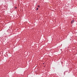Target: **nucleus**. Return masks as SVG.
Returning <instances> with one entry per match:
<instances>
[{"label": "nucleus", "instance_id": "obj_4", "mask_svg": "<svg viewBox=\"0 0 77 77\" xmlns=\"http://www.w3.org/2000/svg\"><path fill=\"white\" fill-rule=\"evenodd\" d=\"M38 8H36V10H37V11H38Z\"/></svg>", "mask_w": 77, "mask_h": 77}, {"label": "nucleus", "instance_id": "obj_1", "mask_svg": "<svg viewBox=\"0 0 77 77\" xmlns=\"http://www.w3.org/2000/svg\"><path fill=\"white\" fill-rule=\"evenodd\" d=\"M74 20H73L72 21H71V24H72V23H74Z\"/></svg>", "mask_w": 77, "mask_h": 77}, {"label": "nucleus", "instance_id": "obj_2", "mask_svg": "<svg viewBox=\"0 0 77 77\" xmlns=\"http://www.w3.org/2000/svg\"><path fill=\"white\" fill-rule=\"evenodd\" d=\"M38 8H40V6H39V5H38Z\"/></svg>", "mask_w": 77, "mask_h": 77}, {"label": "nucleus", "instance_id": "obj_3", "mask_svg": "<svg viewBox=\"0 0 77 77\" xmlns=\"http://www.w3.org/2000/svg\"><path fill=\"white\" fill-rule=\"evenodd\" d=\"M14 8H15V9H17V7H14Z\"/></svg>", "mask_w": 77, "mask_h": 77}]
</instances>
